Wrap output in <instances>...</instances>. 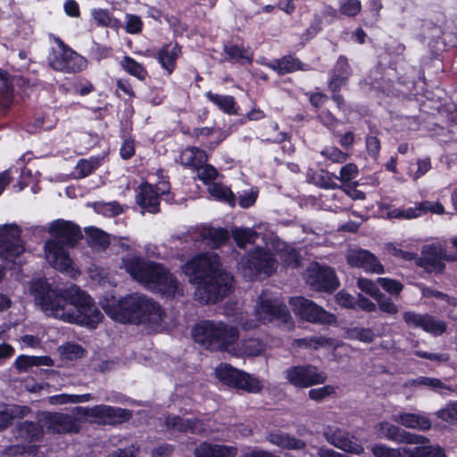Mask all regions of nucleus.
<instances>
[{"label":"nucleus","instance_id":"obj_1","mask_svg":"<svg viewBox=\"0 0 457 457\" xmlns=\"http://www.w3.org/2000/svg\"><path fill=\"white\" fill-rule=\"evenodd\" d=\"M29 290L47 316L90 328H95L103 319L93 299L75 285L57 291L46 281L37 279L31 283Z\"/></svg>","mask_w":457,"mask_h":457},{"label":"nucleus","instance_id":"obj_2","mask_svg":"<svg viewBox=\"0 0 457 457\" xmlns=\"http://www.w3.org/2000/svg\"><path fill=\"white\" fill-rule=\"evenodd\" d=\"M189 282L195 285V295L203 303H214L226 296L232 287L233 277L220 268L216 253L200 254L183 266Z\"/></svg>","mask_w":457,"mask_h":457},{"label":"nucleus","instance_id":"obj_3","mask_svg":"<svg viewBox=\"0 0 457 457\" xmlns=\"http://www.w3.org/2000/svg\"><path fill=\"white\" fill-rule=\"evenodd\" d=\"M101 305L112 320L121 323L159 325L165 315L158 303L143 294H130L120 299L105 297Z\"/></svg>","mask_w":457,"mask_h":457},{"label":"nucleus","instance_id":"obj_4","mask_svg":"<svg viewBox=\"0 0 457 457\" xmlns=\"http://www.w3.org/2000/svg\"><path fill=\"white\" fill-rule=\"evenodd\" d=\"M122 265L136 281L152 291L168 298L182 295L177 278L160 263L129 253L122 258Z\"/></svg>","mask_w":457,"mask_h":457},{"label":"nucleus","instance_id":"obj_5","mask_svg":"<svg viewBox=\"0 0 457 457\" xmlns=\"http://www.w3.org/2000/svg\"><path fill=\"white\" fill-rule=\"evenodd\" d=\"M194 340L211 351H225L239 337L236 327L222 321L202 320L193 330Z\"/></svg>","mask_w":457,"mask_h":457},{"label":"nucleus","instance_id":"obj_6","mask_svg":"<svg viewBox=\"0 0 457 457\" xmlns=\"http://www.w3.org/2000/svg\"><path fill=\"white\" fill-rule=\"evenodd\" d=\"M291 320L290 313L286 305L277 299L268 297L262 294L254 309V319H246L242 312L237 315L235 321L244 329L255 328L259 324L275 322L277 325L287 324Z\"/></svg>","mask_w":457,"mask_h":457},{"label":"nucleus","instance_id":"obj_7","mask_svg":"<svg viewBox=\"0 0 457 457\" xmlns=\"http://www.w3.org/2000/svg\"><path fill=\"white\" fill-rule=\"evenodd\" d=\"M56 48H52L47 56L49 66L58 71L76 73L84 71L87 61L68 47L59 37H54Z\"/></svg>","mask_w":457,"mask_h":457},{"label":"nucleus","instance_id":"obj_8","mask_svg":"<svg viewBox=\"0 0 457 457\" xmlns=\"http://www.w3.org/2000/svg\"><path fill=\"white\" fill-rule=\"evenodd\" d=\"M215 375L223 384L248 393L256 394L262 388V385L258 378L227 363L220 364L215 369Z\"/></svg>","mask_w":457,"mask_h":457},{"label":"nucleus","instance_id":"obj_9","mask_svg":"<svg viewBox=\"0 0 457 457\" xmlns=\"http://www.w3.org/2000/svg\"><path fill=\"white\" fill-rule=\"evenodd\" d=\"M278 267L277 261L272 253L262 248H256L251 252L245 260L239 262V270L247 279H253L260 273L270 275Z\"/></svg>","mask_w":457,"mask_h":457},{"label":"nucleus","instance_id":"obj_10","mask_svg":"<svg viewBox=\"0 0 457 457\" xmlns=\"http://www.w3.org/2000/svg\"><path fill=\"white\" fill-rule=\"evenodd\" d=\"M284 376L290 385L299 388L323 384L327 380L326 373L311 364L289 367L284 371Z\"/></svg>","mask_w":457,"mask_h":457},{"label":"nucleus","instance_id":"obj_11","mask_svg":"<svg viewBox=\"0 0 457 457\" xmlns=\"http://www.w3.org/2000/svg\"><path fill=\"white\" fill-rule=\"evenodd\" d=\"M23 252L20 228L12 224L0 226V260L14 263Z\"/></svg>","mask_w":457,"mask_h":457},{"label":"nucleus","instance_id":"obj_12","mask_svg":"<svg viewBox=\"0 0 457 457\" xmlns=\"http://www.w3.org/2000/svg\"><path fill=\"white\" fill-rule=\"evenodd\" d=\"M40 422L47 433L54 435L77 434L80 431L79 420L63 412H43Z\"/></svg>","mask_w":457,"mask_h":457},{"label":"nucleus","instance_id":"obj_13","mask_svg":"<svg viewBox=\"0 0 457 457\" xmlns=\"http://www.w3.org/2000/svg\"><path fill=\"white\" fill-rule=\"evenodd\" d=\"M290 305L296 315L312 323L332 324L337 320L334 314L303 297L291 298Z\"/></svg>","mask_w":457,"mask_h":457},{"label":"nucleus","instance_id":"obj_14","mask_svg":"<svg viewBox=\"0 0 457 457\" xmlns=\"http://www.w3.org/2000/svg\"><path fill=\"white\" fill-rule=\"evenodd\" d=\"M406 325L411 328H420L423 331L439 337L446 332L447 323L428 313H417L408 311L403 313Z\"/></svg>","mask_w":457,"mask_h":457},{"label":"nucleus","instance_id":"obj_15","mask_svg":"<svg viewBox=\"0 0 457 457\" xmlns=\"http://www.w3.org/2000/svg\"><path fill=\"white\" fill-rule=\"evenodd\" d=\"M306 283L315 291H334L338 286L335 271L328 267L312 263L306 270Z\"/></svg>","mask_w":457,"mask_h":457},{"label":"nucleus","instance_id":"obj_16","mask_svg":"<svg viewBox=\"0 0 457 457\" xmlns=\"http://www.w3.org/2000/svg\"><path fill=\"white\" fill-rule=\"evenodd\" d=\"M79 413L98 420L100 423L115 425L125 422L131 418L129 410L100 404L91 408L78 407Z\"/></svg>","mask_w":457,"mask_h":457},{"label":"nucleus","instance_id":"obj_17","mask_svg":"<svg viewBox=\"0 0 457 457\" xmlns=\"http://www.w3.org/2000/svg\"><path fill=\"white\" fill-rule=\"evenodd\" d=\"M71 247L62 244L61 240L48 239L44 245V255L46 262L54 269L67 270L71 265L68 250Z\"/></svg>","mask_w":457,"mask_h":457},{"label":"nucleus","instance_id":"obj_18","mask_svg":"<svg viewBox=\"0 0 457 457\" xmlns=\"http://www.w3.org/2000/svg\"><path fill=\"white\" fill-rule=\"evenodd\" d=\"M322 435L328 444L345 452L361 454L364 451L361 445L352 440L346 431L337 426H324Z\"/></svg>","mask_w":457,"mask_h":457},{"label":"nucleus","instance_id":"obj_19","mask_svg":"<svg viewBox=\"0 0 457 457\" xmlns=\"http://www.w3.org/2000/svg\"><path fill=\"white\" fill-rule=\"evenodd\" d=\"M47 231L52 236V239L61 240L62 244L70 247H74L82 237L79 226L64 220L51 222Z\"/></svg>","mask_w":457,"mask_h":457},{"label":"nucleus","instance_id":"obj_20","mask_svg":"<svg viewBox=\"0 0 457 457\" xmlns=\"http://www.w3.org/2000/svg\"><path fill=\"white\" fill-rule=\"evenodd\" d=\"M376 428L378 437H385L397 444H416L426 440L424 436L410 433L387 421L378 423Z\"/></svg>","mask_w":457,"mask_h":457},{"label":"nucleus","instance_id":"obj_21","mask_svg":"<svg viewBox=\"0 0 457 457\" xmlns=\"http://www.w3.org/2000/svg\"><path fill=\"white\" fill-rule=\"evenodd\" d=\"M168 189L165 182L160 183L156 189L149 184H142L137 195V203L147 212L155 213L159 212L160 194L166 193Z\"/></svg>","mask_w":457,"mask_h":457},{"label":"nucleus","instance_id":"obj_22","mask_svg":"<svg viewBox=\"0 0 457 457\" xmlns=\"http://www.w3.org/2000/svg\"><path fill=\"white\" fill-rule=\"evenodd\" d=\"M347 262L352 267L361 268L369 272L384 273L383 265L370 252L364 249H351L347 253Z\"/></svg>","mask_w":457,"mask_h":457},{"label":"nucleus","instance_id":"obj_23","mask_svg":"<svg viewBox=\"0 0 457 457\" xmlns=\"http://www.w3.org/2000/svg\"><path fill=\"white\" fill-rule=\"evenodd\" d=\"M391 420L411 429L428 431L432 427V422L428 414L424 412L411 413L406 411H398L391 416Z\"/></svg>","mask_w":457,"mask_h":457},{"label":"nucleus","instance_id":"obj_24","mask_svg":"<svg viewBox=\"0 0 457 457\" xmlns=\"http://www.w3.org/2000/svg\"><path fill=\"white\" fill-rule=\"evenodd\" d=\"M195 457H236L238 450L235 445L203 442L195 448Z\"/></svg>","mask_w":457,"mask_h":457},{"label":"nucleus","instance_id":"obj_25","mask_svg":"<svg viewBox=\"0 0 457 457\" xmlns=\"http://www.w3.org/2000/svg\"><path fill=\"white\" fill-rule=\"evenodd\" d=\"M164 424L166 429L171 433H196L201 430L198 420L176 415L167 416Z\"/></svg>","mask_w":457,"mask_h":457},{"label":"nucleus","instance_id":"obj_26","mask_svg":"<svg viewBox=\"0 0 457 457\" xmlns=\"http://www.w3.org/2000/svg\"><path fill=\"white\" fill-rule=\"evenodd\" d=\"M426 439L422 443L414 444V447H403L405 457H445V451L439 445H429V439Z\"/></svg>","mask_w":457,"mask_h":457},{"label":"nucleus","instance_id":"obj_27","mask_svg":"<svg viewBox=\"0 0 457 457\" xmlns=\"http://www.w3.org/2000/svg\"><path fill=\"white\" fill-rule=\"evenodd\" d=\"M199 237L208 245L217 248L228 240L229 233L224 228L204 226L199 228Z\"/></svg>","mask_w":457,"mask_h":457},{"label":"nucleus","instance_id":"obj_28","mask_svg":"<svg viewBox=\"0 0 457 457\" xmlns=\"http://www.w3.org/2000/svg\"><path fill=\"white\" fill-rule=\"evenodd\" d=\"M181 53L180 47L175 45H166L162 47L156 54V58L162 67L165 69L168 74H171L176 66V60Z\"/></svg>","mask_w":457,"mask_h":457},{"label":"nucleus","instance_id":"obj_29","mask_svg":"<svg viewBox=\"0 0 457 457\" xmlns=\"http://www.w3.org/2000/svg\"><path fill=\"white\" fill-rule=\"evenodd\" d=\"M44 428L40 419L38 422L24 421L17 427V437L28 442L38 441L44 436Z\"/></svg>","mask_w":457,"mask_h":457},{"label":"nucleus","instance_id":"obj_30","mask_svg":"<svg viewBox=\"0 0 457 457\" xmlns=\"http://www.w3.org/2000/svg\"><path fill=\"white\" fill-rule=\"evenodd\" d=\"M29 409L20 405H3L0 406V429L5 428L15 419L25 417Z\"/></svg>","mask_w":457,"mask_h":457},{"label":"nucleus","instance_id":"obj_31","mask_svg":"<svg viewBox=\"0 0 457 457\" xmlns=\"http://www.w3.org/2000/svg\"><path fill=\"white\" fill-rule=\"evenodd\" d=\"M206 160L205 152L194 146L184 149L179 155V161L182 165L194 169L204 164Z\"/></svg>","mask_w":457,"mask_h":457},{"label":"nucleus","instance_id":"obj_32","mask_svg":"<svg viewBox=\"0 0 457 457\" xmlns=\"http://www.w3.org/2000/svg\"><path fill=\"white\" fill-rule=\"evenodd\" d=\"M270 67L282 75L303 69L301 62L290 55L273 61Z\"/></svg>","mask_w":457,"mask_h":457},{"label":"nucleus","instance_id":"obj_33","mask_svg":"<svg viewBox=\"0 0 457 457\" xmlns=\"http://www.w3.org/2000/svg\"><path fill=\"white\" fill-rule=\"evenodd\" d=\"M269 441L275 445L288 449H302L305 446L303 441L292 437L287 434L274 433L268 437Z\"/></svg>","mask_w":457,"mask_h":457},{"label":"nucleus","instance_id":"obj_34","mask_svg":"<svg viewBox=\"0 0 457 457\" xmlns=\"http://www.w3.org/2000/svg\"><path fill=\"white\" fill-rule=\"evenodd\" d=\"M205 96L210 102L217 105L224 112L228 114L237 112L236 102L233 96L213 94L211 91L207 92Z\"/></svg>","mask_w":457,"mask_h":457},{"label":"nucleus","instance_id":"obj_35","mask_svg":"<svg viewBox=\"0 0 457 457\" xmlns=\"http://www.w3.org/2000/svg\"><path fill=\"white\" fill-rule=\"evenodd\" d=\"M231 236L238 247L244 248L247 244H253L259 234L249 228H233Z\"/></svg>","mask_w":457,"mask_h":457},{"label":"nucleus","instance_id":"obj_36","mask_svg":"<svg viewBox=\"0 0 457 457\" xmlns=\"http://www.w3.org/2000/svg\"><path fill=\"white\" fill-rule=\"evenodd\" d=\"M210 195L218 201L228 203L230 206H235L236 198L232 191L220 183H211L208 186Z\"/></svg>","mask_w":457,"mask_h":457},{"label":"nucleus","instance_id":"obj_37","mask_svg":"<svg viewBox=\"0 0 457 457\" xmlns=\"http://www.w3.org/2000/svg\"><path fill=\"white\" fill-rule=\"evenodd\" d=\"M420 264L430 272H441L445 268L442 257L434 248L430 249L424 254L423 258L420 262Z\"/></svg>","mask_w":457,"mask_h":457},{"label":"nucleus","instance_id":"obj_38","mask_svg":"<svg viewBox=\"0 0 457 457\" xmlns=\"http://www.w3.org/2000/svg\"><path fill=\"white\" fill-rule=\"evenodd\" d=\"M266 345L260 339L248 338L241 342L239 352L245 356H258L264 353Z\"/></svg>","mask_w":457,"mask_h":457},{"label":"nucleus","instance_id":"obj_39","mask_svg":"<svg viewBox=\"0 0 457 457\" xmlns=\"http://www.w3.org/2000/svg\"><path fill=\"white\" fill-rule=\"evenodd\" d=\"M120 66L126 72L141 81H144L147 77L145 68L129 56L123 57L120 61Z\"/></svg>","mask_w":457,"mask_h":457},{"label":"nucleus","instance_id":"obj_40","mask_svg":"<svg viewBox=\"0 0 457 457\" xmlns=\"http://www.w3.org/2000/svg\"><path fill=\"white\" fill-rule=\"evenodd\" d=\"M101 159L91 157L89 159H81L74 168V175L77 178H85L94 172L100 165Z\"/></svg>","mask_w":457,"mask_h":457},{"label":"nucleus","instance_id":"obj_41","mask_svg":"<svg viewBox=\"0 0 457 457\" xmlns=\"http://www.w3.org/2000/svg\"><path fill=\"white\" fill-rule=\"evenodd\" d=\"M335 179V174L328 172L324 170L316 171L310 177V179L313 184L325 189H335L338 187L337 183L334 181Z\"/></svg>","mask_w":457,"mask_h":457},{"label":"nucleus","instance_id":"obj_42","mask_svg":"<svg viewBox=\"0 0 457 457\" xmlns=\"http://www.w3.org/2000/svg\"><path fill=\"white\" fill-rule=\"evenodd\" d=\"M224 51L228 55V59L232 62H239L246 61L251 63L253 61V54L237 45L226 46Z\"/></svg>","mask_w":457,"mask_h":457},{"label":"nucleus","instance_id":"obj_43","mask_svg":"<svg viewBox=\"0 0 457 457\" xmlns=\"http://www.w3.org/2000/svg\"><path fill=\"white\" fill-rule=\"evenodd\" d=\"M12 87L7 73L5 72L0 78V104L4 108H7L12 102Z\"/></svg>","mask_w":457,"mask_h":457},{"label":"nucleus","instance_id":"obj_44","mask_svg":"<svg viewBox=\"0 0 457 457\" xmlns=\"http://www.w3.org/2000/svg\"><path fill=\"white\" fill-rule=\"evenodd\" d=\"M347 337L353 340H359L363 343H371L375 335L370 328L354 327L346 331Z\"/></svg>","mask_w":457,"mask_h":457},{"label":"nucleus","instance_id":"obj_45","mask_svg":"<svg viewBox=\"0 0 457 457\" xmlns=\"http://www.w3.org/2000/svg\"><path fill=\"white\" fill-rule=\"evenodd\" d=\"M374 457H405L403 448H390L385 445L378 444L371 447Z\"/></svg>","mask_w":457,"mask_h":457},{"label":"nucleus","instance_id":"obj_46","mask_svg":"<svg viewBox=\"0 0 457 457\" xmlns=\"http://www.w3.org/2000/svg\"><path fill=\"white\" fill-rule=\"evenodd\" d=\"M320 154L326 159L335 163H344L348 158V154L342 152L336 146H326Z\"/></svg>","mask_w":457,"mask_h":457},{"label":"nucleus","instance_id":"obj_47","mask_svg":"<svg viewBox=\"0 0 457 457\" xmlns=\"http://www.w3.org/2000/svg\"><path fill=\"white\" fill-rule=\"evenodd\" d=\"M341 345L337 341L323 336L311 337V349L318 350L320 348L337 349Z\"/></svg>","mask_w":457,"mask_h":457},{"label":"nucleus","instance_id":"obj_48","mask_svg":"<svg viewBox=\"0 0 457 457\" xmlns=\"http://www.w3.org/2000/svg\"><path fill=\"white\" fill-rule=\"evenodd\" d=\"M361 8L359 0H341L339 3L340 12L349 17L356 16Z\"/></svg>","mask_w":457,"mask_h":457},{"label":"nucleus","instance_id":"obj_49","mask_svg":"<svg viewBox=\"0 0 457 457\" xmlns=\"http://www.w3.org/2000/svg\"><path fill=\"white\" fill-rule=\"evenodd\" d=\"M438 419L444 421L457 420V402H450L445 407L436 411Z\"/></svg>","mask_w":457,"mask_h":457},{"label":"nucleus","instance_id":"obj_50","mask_svg":"<svg viewBox=\"0 0 457 457\" xmlns=\"http://www.w3.org/2000/svg\"><path fill=\"white\" fill-rule=\"evenodd\" d=\"M197 177L208 186L218 175L216 169L209 164H201L196 168Z\"/></svg>","mask_w":457,"mask_h":457},{"label":"nucleus","instance_id":"obj_51","mask_svg":"<svg viewBox=\"0 0 457 457\" xmlns=\"http://www.w3.org/2000/svg\"><path fill=\"white\" fill-rule=\"evenodd\" d=\"M336 389L333 386L327 385L319 388H312L309 390L308 395L310 399L317 402H321L331 395L335 394Z\"/></svg>","mask_w":457,"mask_h":457},{"label":"nucleus","instance_id":"obj_52","mask_svg":"<svg viewBox=\"0 0 457 457\" xmlns=\"http://www.w3.org/2000/svg\"><path fill=\"white\" fill-rule=\"evenodd\" d=\"M359 173L358 167L354 163H347L340 170L339 175H336V179L346 183L354 179Z\"/></svg>","mask_w":457,"mask_h":457},{"label":"nucleus","instance_id":"obj_53","mask_svg":"<svg viewBox=\"0 0 457 457\" xmlns=\"http://www.w3.org/2000/svg\"><path fill=\"white\" fill-rule=\"evenodd\" d=\"M377 282L382 287L384 290L393 295H399L403 287V284H401L399 281L387 278H378Z\"/></svg>","mask_w":457,"mask_h":457},{"label":"nucleus","instance_id":"obj_54","mask_svg":"<svg viewBox=\"0 0 457 457\" xmlns=\"http://www.w3.org/2000/svg\"><path fill=\"white\" fill-rule=\"evenodd\" d=\"M357 286L361 291L365 292L375 299H378V296H381V293L378 286L370 279L359 278L357 281Z\"/></svg>","mask_w":457,"mask_h":457},{"label":"nucleus","instance_id":"obj_55","mask_svg":"<svg viewBox=\"0 0 457 457\" xmlns=\"http://www.w3.org/2000/svg\"><path fill=\"white\" fill-rule=\"evenodd\" d=\"M421 384L422 386L430 388L436 392H441L442 390L453 391V389L445 385L443 381L436 378L422 377Z\"/></svg>","mask_w":457,"mask_h":457},{"label":"nucleus","instance_id":"obj_56","mask_svg":"<svg viewBox=\"0 0 457 457\" xmlns=\"http://www.w3.org/2000/svg\"><path fill=\"white\" fill-rule=\"evenodd\" d=\"M96 210L105 216H115L122 212V207L116 202L99 204Z\"/></svg>","mask_w":457,"mask_h":457},{"label":"nucleus","instance_id":"obj_57","mask_svg":"<svg viewBox=\"0 0 457 457\" xmlns=\"http://www.w3.org/2000/svg\"><path fill=\"white\" fill-rule=\"evenodd\" d=\"M62 353L65 358L72 360L83 356L84 350L79 345L69 343L62 346Z\"/></svg>","mask_w":457,"mask_h":457},{"label":"nucleus","instance_id":"obj_58","mask_svg":"<svg viewBox=\"0 0 457 457\" xmlns=\"http://www.w3.org/2000/svg\"><path fill=\"white\" fill-rule=\"evenodd\" d=\"M142 29V21L140 17L134 14L126 15V30L128 33L136 34Z\"/></svg>","mask_w":457,"mask_h":457},{"label":"nucleus","instance_id":"obj_59","mask_svg":"<svg viewBox=\"0 0 457 457\" xmlns=\"http://www.w3.org/2000/svg\"><path fill=\"white\" fill-rule=\"evenodd\" d=\"M378 303L379 310L389 313L395 314L398 312V307L396 304L388 297H386L382 293L381 296H378V299H376Z\"/></svg>","mask_w":457,"mask_h":457},{"label":"nucleus","instance_id":"obj_60","mask_svg":"<svg viewBox=\"0 0 457 457\" xmlns=\"http://www.w3.org/2000/svg\"><path fill=\"white\" fill-rule=\"evenodd\" d=\"M419 204L421 214H425L428 212L436 214H443L445 212V208L439 202L423 201Z\"/></svg>","mask_w":457,"mask_h":457},{"label":"nucleus","instance_id":"obj_61","mask_svg":"<svg viewBox=\"0 0 457 457\" xmlns=\"http://www.w3.org/2000/svg\"><path fill=\"white\" fill-rule=\"evenodd\" d=\"M89 237L91 244L101 248H105L110 243L108 235L98 229L94 230Z\"/></svg>","mask_w":457,"mask_h":457},{"label":"nucleus","instance_id":"obj_62","mask_svg":"<svg viewBox=\"0 0 457 457\" xmlns=\"http://www.w3.org/2000/svg\"><path fill=\"white\" fill-rule=\"evenodd\" d=\"M319 117L320 121L331 131H333L338 124V120L329 111H322Z\"/></svg>","mask_w":457,"mask_h":457},{"label":"nucleus","instance_id":"obj_63","mask_svg":"<svg viewBox=\"0 0 457 457\" xmlns=\"http://www.w3.org/2000/svg\"><path fill=\"white\" fill-rule=\"evenodd\" d=\"M283 261L287 267L296 268L299 265V256L295 249H289L283 254Z\"/></svg>","mask_w":457,"mask_h":457},{"label":"nucleus","instance_id":"obj_64","mask_svg":"<svg viewBox=\"0 0 457 457\" xmlns=\"http://www.w3.org/2000/svg\"><path fill=\"white\" fill-rule=\"evenodd\" d=\"M137 448L134 445L125 449H117L110 453L107 457H136Z\"/></svg>","mask_w":457,"mask_h":457}]
</instances>
